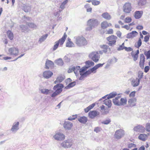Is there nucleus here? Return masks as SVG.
<instances>
[{"instance_id":"obj_1","label":"nucleus","mask_w":150,"mask_h":150,"mask_svg":"<svg viewBox=\"0 0 150 150\" xmlns=\"http://www.w3.org/2000/svg\"><path fill=\"white\" fill-rule=\"evenodd\" d=\"M99 24L100 22L98 19L95 18L90 19L87 22L88 27L86 28V31H90L93 28L97 27Z\"/></svg>"},{"instance_id":"obj_2","label":"nucleus","mask_w":150,"mask_h":150,"mask_svg":"<svg viewBox=\"0 0 150 150\" xmlns=\"http://www.w3.org/2000/svg\"><path fill=\"white\" fill-rule=\"evenodd\" d=\"M75 43L78 46L81 47L86 45L87 44V42L86 39L83 36H78L74 37Z\"/></svg>"},{"instance_id":"obj_3","label":"nucleus","mask_w":150,"mask_h":150,"mask_svg":"<svg viewBox=\"0 0 150 150\" xmlns=\"http://www.w3.org/2000/svg\"><path fill=\"white\" fill-rule=\"evenodd\" d=\"M19 50L16 47H12L9 48L6 52L7 54L9 56L16 57L19 54Z\"/></svg>"},{"instance_id":"obj_4","label":"nucleus","mask_w":150,"mask_h":150,"mask_svg":"<svg viewBox=\"0 0 150 150\" xmlns=\"http://www.w3.org/2000/svg\"><path fill=\"white\" fill-rule=\"evenodd\" d=\"M67 36V35L65 33L61 39L55 42V44L54 45L53 48V51L55 50L57 48L59 44L60 46H62Z\"/></svg>"},{"instance_id":"obj_5","label":"nucleus","mask_w":150,"mask_h":150,"mask_svg":"<svg viewBox=\"0 0 150 150\" xmlns=\"http://www.w3.org/2000/svg\"><path fill=\"white\" fill-rule=\"evenodd\" d=\"M89 57L94 62H97L99 60L100 56L98 52L94 51L90 54Z\"/></svg>"},{"instance_id":"obj_6","label":"nucleus","mask_w":150,"mask_h":150,"mask_svg":"<svg viewBox=\"0 0 150 150\" xmlns=\"http://www.w3.org/2000/svg\"><path fill=\"white\" fill-rule=\"evenodd\" d=\"M73 140L71 139H68L64 141L61 144V146L65 149L70 148L73 144Z\"/></svg>"},{"instance_id":"obj_7","label":"nucleus","mask_w":150,"mask_h":150,"mask_svg":"<svg viewBox=\"0 0 150 150\" xmlns=\"http://www.w3.org/2000/svg\"><path fill=\"white\" fill-rule=\"evenodd\" d=\"M117 38L114 35H111L107 38V40L109 42L108 44L110 46H113L116 44Z\"/></svg>"},{"instance_id":"obj_8","label":"nucleus","mask_w":150,"mask_h":150,"mask_svg":"<svg viewBox=\"0 0 150 150\" xmlns=\"http://www.w3.org/2000/svg\"><path fill=\"white\" fill-rule=\"evenodd\" d=\"M123 11L126 13H129L132 11V7L131 4L129 3H126L123 7Z\"/></svg>"},{"instance_id":"obj_9","label":"nucleus","mask_w":150,"mask_h":150,"mask_svg":"<svg viewBox=\"0 0 150 150\" xmlns=\"http://www.w3.org/2000/svg\"><path fill=\"white\" fill-rule=\"evenodd\" d=\"M53 137L56 140L62 141L65 139V136L63 134L58 132L56 133Z\"/></svg>"},{"instance_id":"obj_10","label":"nucleus","mask_w":150,"mask_h":150,"mask_svg":"<svg viewBox=\"0 0 150 150\" xmlns=\"http://www.w3.org/2000/svg\"><path fill=\"white\" fill-rule=\"evenodd\" d=\"M124 134V131L122 129L117 130L115 132L114 135L115 138L117 139H120Z\"/></svg>"},{"instance_id":"obj_11","label":"nucleus","mask_w":150,"mask_h":150,"mask_svg":"<svg viewBox=\"0 0 150 150\" xmlns=\"http://www.w3.org/2000/svg\"><path fill=\"white\" fill-rule=\"evenodd\" d=\"M19 122H16L13 123L11 129V130L13 133H16L19 129Z\"/></svg>"},{"instance_id":"obj_12","label":"nucleus","mask_w":150,"mask_h":150,"mask_svg":"<svg viewBox=\"0 0 150 150\" xmlns=\"http://www.w3.org/2000/svg\"><path fill=\"white\" fill-rule=\"evenodd\" d=\"M100 113L96 110L90 111L88 113V117L91 119H94L96 117H99Z\"/></svg>"},{"instance_id":"obj_13","label":"nucleus","mask_w":150,"mask_h":150,"mask_svg":"<svg viewBox=\"0 0 150 150\" xmlns=\"http://www.w3.org/2000/svg\"><path fill=\"white\" fill-rule=\"evenodd\" d=\"M64 87V85L62 84L58 83L54 86L53 89L54 91H57L60 93L62 92V88Z\"/></svg>"},{"instance_id":"obj_14","label":"nucleus","mask_w":150,"mask_h":150,"mask_svg":"<svg viewBox=\"0 0 150 150\" xmlns=\"http://www.w3.org/2000/svg\"><path fill=\"white\" fill-rule=\"evenodd\" d=\"M133 129L137 132L142 133L145 131V128L142 126L139 125L134 127Z\"/></svg>"},{"instance_id":"obj_15","label":"nucleus","mask_w":150,"mask_h":150,"mask_svg":"<svg viewBox=\"0 0 150 150\" xmlns=\"http://www.w3.org/2000/svg\"><path fill=\"white\" fill-rule=\"evenodd\" d=\"M53 74V73L50 71H45L43 72L42 75L44 78L48 79L50 78Z\"/></svg>"},{"instance_id":"obj_16","label":"nucleus","mask_w":150,"mask_h":150,"mask_svg":"<svg viewBox=\"0 0 150 150\" xmlns=\"http://www.w3.org/2000/svg\"><path fill=\"white\" fill-rule=\"evenodd\" d=\"M140 81L137 79V78L135 79H132L131 80V84L133 87H135L139 85L140 83Z\"/></svg>"},{"instance_id":"obj_17","label":"nucleus","mask_w":150,"mask_h":150,"mask_svg":"<svg viewBox=\"0 0 150 150\" xmlns=\"http://www.w3.org/2000/svg\"><path fill=\"white\" fill-rule=\"evenodd\" d=\"M73 126L72 124L70 122L65 121L64 124L63 126L66 130H70Z\"/></svg>"},{"instance_id":"obj_18","label":"nucleus","mask_w":150,"mask_h":150,"mask_svg":"<svg viewBox=\"0 0 150 150\" xmlns=\"http://www.w3.org/2000/svg\"><path fill=\"white\" fill-rule=\"evenodd\" d=\"M140 61L139 66L142 69L144 68L145 62V57L143 54H141L140 56Z\"/></svg>"},{"instance_id":"obj_19","label":"nucleus","mask_w":150,"mask_h":150,"mask_svg":"<svg viewBox=\"0 0 150 150\" xmlns=\"http://www.w3.org/2000/svg\"><path fill=\"white\" fill-rule=\"evenodd\" d=\"M112 24L110 23H108L106 21H105L101 23V26L103 29H106L108 27L111 26Z\"/></svg>"},{"instance_id":"obj_20","label":"nucleus","mask_w":150,"mask_h":150,"mask_svg":"<svg viewBox=\"0 0 150 150\" xmlns=\"http://www.w3.org/2000/svg\"><path fill=\"white\" fill-rule=\"evenodd\" d=\"M138 34V33L136 31H132L131 33L127 34V38H133L136 37Z\"/></svg>"},{"instance_id":"obj_21","label":"nucleus","mask_w":150,"mask_h":150,"mask_svg":"<svg viewBox=\"0 0 150 150\" xmlns=\"http://www.w3.org/2000/svg\"><path fill=\"white\" fill-rule=\"evenodd\" d=\"M40 91L42 93L46 95L49 94L53 92V91L50 89L46 88L40 89Z\"/></svg>"},{"instance_id":"obj_22","label":"nucleus","mask_w":150,"mask_h":150,"mask_svg":"<svg viewBox=\"0 0 150 150\" xmlns=\"http://www.w3.org/2000/svg\"><path fill=\"white\" fill-rule=\"evenodd\" d=\"M101 16L103 18L107 20H109L112 18L111 16L107 12L102 13Z\"/></svg>"},{"instance_id":"obj_23","label":"nucleus","mask_w":150,"mask_h":150,"mask_svg":"<svg viewBox=\"0 0 150 150\" xmlns=\"http://www.w3.org/2000/svg\"><path fill=\"white\" fill-rule=\"evenodd\" d=\"M46 66V69H48L49 67H52L54 66V63L53 62L48 59L46 60L45 63Z\"/></svg>"},{"instance_id":"obj_24","label":"nucleus","mask_w":150,"mask_h":150,"mask_svg":"<svg viewBox=\"0 0 150 150\" xmlns=\"http://www.w3.org/2000/svg\"><path fill=\"white\" fill-rule=\"evenodd\" d=\"M143 13L142 11H137L134 13V17L137 19H138L141 18Z\"/></svg>"},{"instance_id":"obj_25","label":"nucleus","mask_w":150,"mask_h":150,"mask_svg":"<svg viewBox=\"0 0 150 150\" xmlns=\"http://www.w3.org/2000/svg\"><path fill=\"white\" fill-rule=\"evenodd\" d=\"M78 119L80 123L84 124L86 123L88 120L87 118L84 116L81 117Z\"/></svg>"},{"instance_id":"obj_26","label":"nucleus","mask_w":150,"mask_h":150,"mask_svg":"<svg viewBox=\"0 0 150 150\" xmlns=\"http://www.w3.org/2000/svg\"><path fill=\"white\" fill-rule=\"evenodd\" d=\"M31 7L29 5H24L23 7V9L25 12H28L30 11Z\"/></svg>"},{"instance_id":"obj_27","label":"nucleus","mask_w":150,"mask_h":150,"mask_svg":"<svg viewBox=\"0 0 150 150\" xmlns=\"http://www.w3.org/2000/svg\"><path fill=\"white\" fill-rule=\"evenodd\" d=\"M135 102V99L134 98H131L129 99L128 102L129 105L131 107L135 106L136 104Z\"/></svg>"},{"instance_id":"obj_28","label":"nucleus","mask_w":150,"mask_h":150,"mask_svg":"<svg viewBox=\"0 0 150 150\" xmlns=\"http://www.w3.org/2000/svg\"><path fill=\"white\" fill-rule=\"evenodd\" d=\"M54 62L56 64L59 66H62L64 64V62L62 59L61 58L56 59Z\"/></svg>"},{"instance_id":"obj_29","label":"nucleus","mask_w":150,"mask_h":150,"mask_svg":"<svg viewBox=\"0 0 150 150\" xmlns=\"http://www.w3.org/2000/svg\"><path fill=\"white\" fill-rule=\"evenodd\" d=\"M120 98V96H118L113 99V102L114 105L117 106H120V101L118 100Z\"/></svg>"},{"instance_id":"obj_30","label":"nucleus","mask_w":150,"mask_h":150,"mask_svg":"<svg viewBox=\"0 0 150 150\" xmlns=\"http://www.w3.org/2000/svg\"><path fill=\"white\" fill-rule=\"evenodd\" d=\"M104 101V104L105 105L108 106L109 108H110L111 106V101L109 99H106L103 101Z\"/></svg>"},{"instance_id":"obj_31","label":"nucleus","mask_w":150,"mask_h":150,"mask_svg":"<svg viewBox=\"0 0 150 150\" xmlns=\"http://www.w3.org/2000/svg\"><path fill=\"white\" fill-rule=\"evenodd\" d=\"M48 35L47 34L42 35L40 38H39L38 42L39 43H41L42 42L44 41L47 38Z\"/></svg>"},{"instance_id":"obj_32","label":"nucleus","mask_w":150,"mask_h":150,"mask_svg":"<svg viewBox=\"0 0 150 150\" xmlns=\"http://www.w3.org/2000/svg\"><path fill=\"white\" fill-rule=\"evenodd\" d=\"M147 137V135L144 134H141L138 137L139 139L142 141H145Z\"/></svg>"},{"instance_id":"obj_33","label":"nucleus","mask_w":150,"mask_h":150,"mask_svg":"<svg viewBox=\"0 0 150 150\" xmlns=\"http://www.w3.org/2000/svg\"><path fill=\"white\" fill-rule=\"evenodd\" d=\"M80 69V66H73L72 67V70L73 71H74L76 75H77L78 73V71H79Z\"/></svg>"},{"instance_id":"obj_34","label":"nucleus","mask_w":150,"mask_h":150,"mask_svg":"<svg viewBox=\"0 0 150 150\" xmlns=\"http://www.w3.org/2000/svg\"><path fill=\"white\" fill-rule=\"evenodd\" d=\"M7 34L8 38L11 40H13V33L10 30H8L7 32Z\"/></svg>"},{"instance_id":"obj_35","label":"nucleus","mask_w":150,"mask_h":150,"mask_svg":"<svg viewBox=\"0 0 150 150\" xmlns=\"http://www.w3.org/2000/svg\"><path fill=\"white\" fill-rule=\"evenodd\" d=\"M95 106V104L94 103L90 105L86 108L84 109V110L85 112L86 113L88 112L91 109L93 108Z\"/></svg>"},{"instance_id":"obj_36","label":"nucleus","mask_w":150,"mask_h":150,"mask_svg":"<svg viewBox=\"0 0 150 150\" xmlns=\"http://www.w3.org/2000/svg\"><path fill=\"white\" fill-rule=\"evenodd\" d=\"M86 66L88 68L91 66H93L94 64L93 62L92 61L90 60H88L86 61Z\"/></svg>"},{"instance_id":"obj_37","label":"nucleus","mask_w":150,"mask_h":150,"mask_svg":"<svg viewBox=\"0 0 150 150\" xmlns=\"http://www.w3.org/2000/svg\"><path fill=\"white\" fill-rule=\"evenodd\" d=\"M64 79V78L62 76H59L57 77L54 83L55 84H56L58 83H61Z\"/></svg>"},{"instance_id":"obj_38","label":"nucleus","mask_w":150,"mask_h":150,"mask_svg":"<svg viewBox=\"0 0 150 150\" xmlns=\"http://www.w3.org/2000/svg\"><path fill=\"white\" fill-rule=\"evenodd\" d=\"M68 40V42L66 43V46L69 47H74V44L71 41V39H69Z\"/></svg>"},{"instance_id":"obj_39","label":"nucleus","mask_w":150,"mask_h":150,"mask_svg":"<svg viewBox=\"0 0 150 150\" xmlns=\"http://www.w3.org/2000/svg\"><path fill=\"white\" fill-rule=\"evenodd\" d=\"M27 25L29 27L31 28L36 29L37 28V26L34 23H27Z\"/></svg>"},{"instance_id":"obj_40","label":"nucleus","mask_w":150,"mask_h":150,"mask_svg":"<svg viewBox=\"0 0 150 150\" xmlns=\"http://www.w3.org/2000/svg\"><path fill=\"white\" fill-rule=\"evenodd\" d=\"M97 69L96 68V67L95 66L92 68L91 69H90L89 70H88L86 71V72L87 74V75H88L89 74H91V73L93 72L94 71H95Z\"/></svg>"},{"instance_id":"obj_41","label":"nucleus","mask_w":150,"mask_h":150,"mask_svg":"<svg viewBox=\"0 0 150 150\" xmlns=\"http://www.w3.org/2000/svg\"><path fill=\"white\" fill-rule=\"evenodd\" d=\"M127 99L126 98H122L120 99V106L124 105L127 103Z\"/></svg>"},{"instance_id":"obj_42","label":"nucleus","mask_w":150,"mask_h":150,"mask_svg":"<svg viewBox=\"0 0 150 150\" xmlns=\"http://www.w3.org/2000/svg\"><path fill=\"white\" fill-rule=\"evenodd\" d=\"M117 95V93L116 92H112L110 93L109 95H108L107 97L108 99H109L113 98L115 97Z\"/></svg>"},{"instance_id":"obj_43","label":"nucleus","mask_w":150,"mask_h":150,"mask_svg":"<svg viewBox=\"0 0 150 150\" xmlns=\"http://www.w3.org/2000/svg\"><path fill=\"white\" fill-rule=\"evenodd\" d=\"M76 85V82L75 81H73L69 83L67 86L65 87V88L66 89H68Z\"/></svg>"},{"instance_id":"obj_44","label":"nucleus","mask_w":150,"mask_h":150,"mask_svg":"<svg viewBox=\"0 0 150 150\" xmlns=\"http://www.w3.org/2000/svg\"><path fill=\"white\" fill-rule=\"evenodd\" d=\"M68 1L67 0H65L63 2L60 6V8L62 10L64 9L65 8V5L68 3Z\"/></svg>"},{"instance_id":"obj_45","label":"nucleus","mask_w":150,"mask_h":150,"mask_svg":"<svg viewBox=\"0 0 150 150\" xmlns=\"http://www.w3.org/2000/svg\"><path fill=\"white\" fill-rule=\"evenodd\" d=\"M20 28L21 29V31L22 32H25L28 31V28L25 25H20Z\"/></svg>"},{"instance_id":"obj_46","label":"nucleus","mask_w":150,"mask_h":150,"mask_svg":"<svg viewBox=\"0 0 150 150\" xmlns=\"http://www.w3.org/2000/svg\"><path fill=\"white\" fill-rule=\"evenodd\" d=\"M143 73L141 71H139L138 73V78L137 79L140 80L143 78Z\"/></svg>"},{"instance_id":"obj_47","label":"nucleus","mask_w":150,"mask_h":150,"mask_svg":"<svg viewBox=\"0 0 150 150\" xmlns=\"http://www.w3.org/2000/svg\"><path fill=\"white\" fill-rule=\"evenodd\" d=\"M88 69L86 66L82 67L81 69H80L79 71L80 74H83L85 72V71Z\"/></svg>"},{"instance_id":"obj_48","label":"nucleus","mask_w":150,"mask_h":150,"mask_svg":"<svg viewBox=\"0 0 150 150\" xmlns=\"http://www.w3.org/2000/svg\"><path fill=\"white\" fill-rule=\"evenodd\" d=\"M146 3V0H139L138 2V4L139 6H142L145 5Z\"/></svg>"},{"instance_id":"obj_49","label":"nucleus","mask_w":150,"mask_h":150,"mask_svg":"<svg viewBox=\"0 0 150 150\" xmlns=\"http://www.w3.org/2000/svg\"><path fill=\"white\" fill-rule=\"evenodd\" d=\"M131 55L132 57L133 58V60L134 61H135L137 59L138 57V55L134 54L133 52H132L131 53Z\"/></svg>"},{"instance_id":"obj_50","label":"nucleus","mask_w":150,"mask_h":150,"mask_svg":"<svg viewBox=\"0 0 150 150\" xmlns=\"http://www.w3.org/2000/svg\"><path fill=\"white\" fill-rule=\"evenodd\" d=\"M80 75L81 76L79 78V79L80 80H82L83 79L87 76L88 75L87 74L86 71L83 74H82L81 73L80 74Z\"/></svg>"},{"instance_id":"obj_51","label":"nucleus","mask_w":150,"mask_h":150,"mask_svg":"<svg viewBox=\"0 0 150 150\" xmlns=\"http://www.w3.org/2000/svg\"><path fill=\"white\" fill-rule=\"evenodd\" d=\"M100 3V1L96 0H92V4L94 6H97Z\"/></svg>"},{"instance_id":"obj_52","label":"nucleus","mask_w":150,"mask_h":150,"mask_svg":"<svg viewBox=\"0 0 150 150\" xmlns=\"http://www.w3.org/2000/svg\"><path fill=\"white\" fill-rule=\"evenodd\" d=\"M77 117V115H73L69 117L68 119V120H75Z\"/></svg>"},{"instance_id":"obj_53","label":"nucleus","mask_w":150,"mask_h":150,"mask_svg":"<svg viewBox=\"0 0 150 150\" xmlns=\"http://www.w3.org/2000/svg\"><path fill=\"white\" fill-rule=\"evenodd\" d=\"M60 93H59L57 92V91H55L51 95V96L52 97L54 98L56 97Z\"/></svg>"},{"instance_id":"obj_54","label":"nucleus","mask_w":150,"mask_h":150,"mask_svg":"<svg viewBox=\"0 0 150 150\" xmlns=\"http://www.w3.org/2000/svg\"><path fill=\"white\" fill-rule=\"evenodd\" d=\"M144 54L146 57L147 59H150V50L145 52Z\"/></svg>"},{"instance_id":"obj_55","label":"nucleus","mask_w":150,"mask_h":150,"mask_svg":"<svg viewBox=\"0 0 150 150\" xmlns=\"http://www.w3.org/2000/svg\"><path fill=\"white\" fill-rule=\"evenodd\" d=\"M102 130V129L100 127H96L95 128L94 131L96 133H98L100 132Z\"/></svg>"},{"instance_id":"obj_56","label":"nucleus","mask_w":150,"mask_h":150,"mask_svg":"<svg viewBox=\"0 0 150 150\" xmlns=\"http://www.w3.org/2000/svg\"><path fill=\"white\" fill-rule=\"evenodd\" d=\"M127 147L129 149L136 147V145L132 143H129L128 144Z\"/></svg>"},{"instance_id":"obj_57","label":"nucleus","mask_w":150,"mask_h":150,"mask_svg":"<svg viewBox=\"0 0 150 150\" xmlns=\"http://www.w3.org/2000/svg\"><path fill=\"white\" fill-rule=\"evenodd\" d=\"M146 131L150 132V123H148L146 124Z\"/></svg>"},{"instance_id":"obj_58","label":"nucleus","mask_w":150,"mask_h":150,"mask_svg":"<svg viewBox=\"0 0 150 150\" xmlns=\"http://www.w3.org/2000/svg\"><path fill=\"white\" fill-rule=\"evenodd\" d=\"M131 21V18L129 17H127L125 18V23H129Z\"/></svg>"},{"instance_id":"obj_59","label":"nucleus","mask_w":150,"mask_h":150,"mask_svg":"<svg viewBox=\"0 0 150 150\" xmlns=\"http://www.w3.org/2000/svg\"><path fill=\"white\" fill-rule=\"evenodd\" d=\"M110 122V119H108L102 122L101 123L103 124H104L105 125H108L109 124Z\"/></svg>"},{"instance_id":"obj_60","label":"nucleus","mask_w":150,"mask_h":150,"mask_svg":"<svg viewBox=\"0 0 150 150\" xmlns=\"http://www.w3.org/2000/svg\"><path fill=\"white\" fill-rule=\"evenodd\" d=\"M142 44V40L140 38H139V40L137 42V47L138 48Z\"/></svg>"},{"instance_id":"obj_61","label":"nucleus","mask_w":150,"mask_h":150,"mask_svg":"<svg viewBox=\"0 0 150 150\" xmlns=\"http://www.w3.org/2000/svg\"><path fill=\"white\" fill-rule=\"evenodd\" d=\"M62 10L61 9H59L58 11H57L55 12L54 13V16H59V14L61 12V11Z\"/></svg>"},{"instance_id":"obj_62","label":"nucleus","mask_w":150,"mask_h":150,"mask_svg":"<svg viewBox=\"0 0 150 150\" xmlns=\"http://www.w3.org/2000/svg\"><path fill=\"white\" fill-rule=\"evenodd\" d=\"M104 108L105 106L103 105H102L101 107V110L104 111L103 112H102V114H106L107 113V111H105V110H104Z\"/></svg>"},{"instance_id":"obj_63","label":"nucleus","mask_w":150,"mask_h":150,"mask_svg":"<svg viewBox=\"0 0 150 150\" xmlns=\"http://www.w3.org/2000/svg\"><path fill=\"white\" fill-rule=\"evenodd\" d=\"M150 36L149 35H146L144 37V41L146 42H147L149 40Z\"/></svg>"},{"instance_id":"obj_64","label":"nucleus","mask_w":150,"mask_h":150,"mask_svg":"<svg viewBox=\"0 0 150 150\" xmlns=\"http://www.w3.org/2000/svg\"><path fill=\"white\" fill-rule=\"evenodd\" d=\"M125 51L127 52H129L132 51L133 50V49L131 47H125Z\"/></svg>"}]
</instances>
